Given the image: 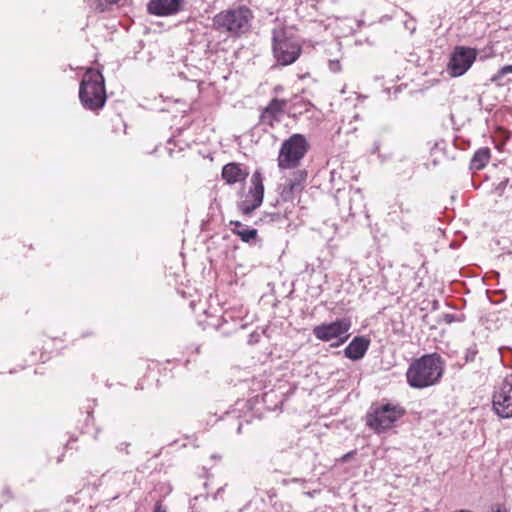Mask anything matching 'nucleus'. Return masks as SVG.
Here are the masks:
<instances>
[{
    "label": "nucleus",
    "instance_id": "nucleus-14",
    "mask_svg": "<svg viewBox=\"0 0 512 512\" xmlns=\"http://www.w3.org/2000/svg\"><path fill=\"white\" fill-rule=\"evenodd\" d=\"M249 176V171L244 164L230 162L223 166L221 178L228 185L244 182Z\"/></svg>",
    "mask_w": 512,
    "mask_h": 512
},
{
    "label": "nucleus",
    "instance_id": "nucleus-15",
    "mask_svg": "<svg viewBox=\"0 0 512 512\" xmlns=\"http://www.w3.org/2000/svg\"><path fill=\"white\" fill-rule=\"evenodd\" d=\"M369 347V341L364 337H355L345 348V356L351 360L361 359Z\"/></svg>",
    "mask_w": 512,
    "mask_h": 512
},
{
    "label": "nucleus",
    "instance_id": "nucleus-9",
    "mask_svg": "<svg viewBox=\"0 0 512 512\" xmlns=\"http://www.w3.org/2000/svg\"><path fill=\"white\" fill-rule=\"evenodd\" d=\"M477 57V50L466 46H456L448 63L449 74L458 77L466 73Z\"/></svg>",
    "mask_w": 512,
    "mask_h": 512
},
{
    "label": "nucleus",
    "instance_id": "nucleus-11",
    "mask_svg": "<svg viewBox=\"0 0 512 512\" xmlns=\"http://www.w3.org/2000/svg\"><path fill=\"white\" fill-rule=\"evenodd\" d=\"M308 172L305 169H294L282 185L280 196L283 201H293L304 190Z\"/></svg>",
    "mask_w": 512,
    "mask_h": 512
},
{
    "label": "nucleus",
    "instance_id": "nucleus-12",
    "mask_svg": "<svg viewBox=\"0 0 512 512\" xmlns=\"http://www.w3.org/2000/svg\"><path fill=\"white\" fill-rule=\"evenodd\" d=\"M288 105L287 99L273 98L259 116V124L273 128L284 117Z\"/></svg>",
    "mask_w": 512,
    "mask_h": 512
},
{
    "label": "nucleus",
    "instance_id": "nucleus-7",
    "mask_svg": "<svg viewBox=\"0 0 512 512\" xmlns=\"http://www.w3.org/2000/svg\"><path fill=\"white\" fill-rule=\"evenodd\" d=\"M351 322L349 319L342 318L337 319L331 323H323L313 328V335L321 341L329 342L334 339H338V343L334 346H338L344 343L349 338V330Z\"/></svg>",
    "mask_w": 512,
    "mask_h": 512
},
{
    "label": "nucleus",
    "instance_id": "nucleus-22",
    "mask_svg": "<svg viewBox=\"0 0 512 512\" xmlns=\"http://www.w3.org/2000/svg\"><path fill=\"white\" fill-rule=\"evenodd\" d=\"M491 512H508L504 506L497 505Z\"/></svg>",
    "mask_w": 512,
    "mask_h": 512
},
{
    "label": "nucleus",
    "instance_id": "nucleus-3",
    "mask_svg": "<svg viewBox=\"0 0 512 512\" xmlns=\"http://www.w3.org/2000/svg\"><path fill=\"white\" fill-rule=\"evenodd\" d=\"M79 99L91 111L99 110L105 105V80L99 70L88 68L85 71L79 87Z\"/></svg>",
    "mask_w": 512,
    "mask_h": 512
},
{
    "label": "nucleus",
    "instance_id": "nucleus-6",
    "mask_svg": "<svg viewBox=\"0 0 512 512\" xmlns=\"http://www.w3.org/2000/svg\"><path fill=\"white\" fill-rule=\"evenodd\" d=\"M272 50L277 62L284 66L294 63L302 52L300 44L284 29L273 31Z\"/></svg>",
    "mask_w": 512,
    "mask_h": 512
},
{
    "label": "nucleus",
    "instance_id": "nucleus-16",
    "mask_svg": "<svg viewBox=\"0 0 512 512\" xmlns=\"http://www.w3.org/2000/svg\"><path fill=\"white\" fill-rule=\"evenodd\" d=\"M233 234L237 235L243 242L251 243L258 236V231L255 228H247L246 225L240 221H230L229 223Z\"/></svg>",
    "mask_w": 512,
    "mask_h": 512
},
{
    "label": "nucleus",
    "instance_id": "nucleus-19",
    "mask_svg": "<svg viewBox=\"0 0 512 512\" xmlns=\"http://www.w3.org/2000/svg\"><path fill=\"white\" fill-rule=\"evenodd\" d=\"M402 214H409L411 210L408 207H404L401 201H397L394 206L390 207L389 215L396 214L397 212Z\"/></svg>",
    "mask_w": 512,
    "mask_h": 512
},
{
    "label": "nucleus",
    "instance_id": "nucleus-21",
    "mask_svg": "<svg viewBox=\"0 0 512 512\" xmlns=\"http://www.w3.org/2000/svg\"><path fill=\"white\" fill-rule=\"evenodd\" d=\"M356 450H352L346 454H344L342 457H341V461L342 462H347L349 459L353 458L355 455H356Z\"/></svg>",
    "mask_w": 512,
    "mask_h": 512
},
{
    "label": "nucleus",
    "instance_id": "nucleus-5",
    "mask_svg": "<svg viewBox=\"0 0 512 512\" xmlns=\"http://www.w3.org/2000/svg\"><path fill=\"white\" fill-rule=\"evenodd\" d=\"M404 414L405 410L399 405H373L366 415V425L380 434L391 429Z\"/></svg>",
    "mask_w": 512,
    "mask_h": 512
},
{
    "label": "nucleus",
    "instance_id": "nucleus-10",
    "mask_svg": "<svg viewBox=\"0 0 512 512\" xmlns=\"http://www.w3.org/2000/svg\"><path fill=\"white\" fill-rule=\"evenodd\" d=\"M252 186L248 191L245 200L239 205L243 215H250L255 209L261 206L264 197L263 178L259 172H255L251 178Z\"/></svg>",
    "mask_w": 512,
    "mask_h": 512
},
{
    "label": "nucleus",
    "instance_id": "nucleus-13",
    "mask_svg": "<svg viewBox=\"0 0 512 512\" xmlns=\"http://www.w3.org/2000/svg\"><path fill=\"white\" fill-rule=\"evenodd\" d=\"M184 8V0H149L147 12L164 17L178 14Z\"/></svg>",
    "mask_w": 512,
    "mask_h": 512
},
{
    "label": "nucleus",
    "instance_id": "nucleus-23",
    "mask_svg": "<svg viewBox=\"0 0 512 512\" xmlns=\"http://www.w3.org/2000/svg\"><path fill=\"white\" fill-rule=\"evenodd\" d=\"M275 91H281V88L280 87H276Z\"/></svg>",
    "mask_w": 512,
    "mask_h": 512
},
{
    "label": "nucleus",
    "instance_id": "nucleus-2",
    "mask_svg": "<svg viewBox=\"0 0 512 512\" xmlns=\"http://www.w3.org/2000/svg\"><path fill=\"white\" fill-rule=\"evenodd\" d=\"M254 20L253 11L246 5L221 10L212 18V28L230 38H240L250 32Z\"/></svg>",
    "mask_w": 512,
    "mask_h": 512
},
{
    "label": "nucleus",
    "instance_id": "nucleus-17",
    "mask_svg": "<svg viewBox=\"0 0 512 512\" xmlns=\"http://www.w3.org/2000/svg\"><path fill=\"white\" fill-rule=\"evenodd\" d=\"M490 159L491 150L488 147H482L474 153L470 161V169L474 171L482 170L489 163Z\"/></svg>",
    "mask_w": 512,
    "mask_h": 512
},
{
    "label": "nucleus",
    "instance_id": "nucleus-1",
    "mask_svg": "<svg viewBox=\"0 0 512 512\" xmlns=\"http://www.w3.org/2000/svg\"><path fill=\"white\" fill-rule=\"evenodd\" d=\"M445 371V361L438 353L424 354L413 360L406 371L408 385L424 389L436 385Z\"/></svg>",
    "mask_w": 512,
    "mask_h": 512
},
{
    "label": "nucleus",
    "instance_id": "nucleus-24",
    "mask_svg": "<svg viewBox=\"0 0 512 512\" xmlns=\"http://www.w3.org/2000/svg\"><path fill=\"white\" fill-rule=\"evenodd\" d=\"M110 2H117L118 0H109Z\"/></svg>",
    "mask_w": 512,
    "mask_h": 512
},
{
    "label": "nucleus",
    "instance_id": "nucleus-18",
    "mask_svg": "<svg viewBox=\"0 0 512 512\" xmlns=\"http://www.w3.org/2000/svg\"><path fill=\"white\" fill-rule=\"evenodd\" d=\"M509 73H512V65H505L492 76L491 81L499 87L508 85L512 82V79L505 80V76Z\"/></svg>",
    "mask_w": 512,
    "mask_h": 512
},
{
    "label": "nucleus",
    "instance_id": "nucleus-4",
    "mask_svg": "<svg viewBox=\"0 0 512 512\" xmlns=\"http://www.w3.org/2000/svg\"><path fill=\"white\" fill-rule=\"evenodd\" d=\"M310 149L305 135L294 133L285 139L280 146L277 156L279 170L297 169Z\"/></svg>",
    "mask_w": 512,
    "mask_h": 512
},
{
    "label": "nucleus",
    "instance_id": "nucleus-20",
    "mask_svg": "<svg viewBox=\"0 0 512 512\" xmlns=\"http://www.w3.org/2000/svg\"><path fill=\"white\" fill-rule=\"evenodd\" d=\"M153 512H169L166 507L163 506L161 501H157L154 505Z\"/></svg>",
    "mask_w": 512,
    "mask_h": 512
},
{
    "label": "nucleus",
    "instance_id": "nucleus-8",
    "mask_svg": "<svg viewBox=\"0 0 512 512\" xmlns=\"http://www.w3.org/2000/svg\"><path fill=\"white\" fill-rule=\"evenodd\" d=\"M494 412L501 418L512 417V374L495 388L492 397Z\"/></svg>",
    "mask_w": 512,
    "mask_h": 512
}]
</instances>
